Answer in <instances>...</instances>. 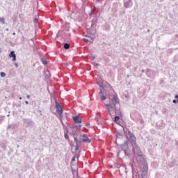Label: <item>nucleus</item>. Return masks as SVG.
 Wrapping results in <instances>:
<instances>
[{
  "mask_svg": "<svg viewBox=\"0 0 178 178\" xmlns=\"http://www.w3.org/2000/svg\"><path fill=\"white\" fill-rule=\"evenodd\" d=\"M129 136H130V138H129L130 143L134 146L133 149L134 153L136 154V152H140V147H138V146L137 145V139L136 138L135 136H133L131 133H129Z\"/></svg>",
  "mask_w": 178,
  "mask_h": 178,
  "instance_id": "nucleus-1",
  "label": "nucleus"
},
{
  "mask_svg": "<svg viewBox=\"0 0 178 178\" xmlns=\"http://www.w3.org/2000/svg\"><path fill=\"white\" fill-rule=\"evenodd\" d=\"M109 99L111 100L113 104H119V97H118V95L116 94L109 95Z\"/></svg>",
  "mask_w": 178,
  "mask_h": 178,
  "instance_id": "nucleus-2",
  "label": "nucleus"
},
{
  "mask_svg": "<svg viewBox=\"0 0 178 178\" xmlns=\"http://www.w3.org/2000/svg\"><path fill=\"white\" fill-rule=\"evenodd\" d=\"M81 140L83 143H91V140L88 138V136L86 134L81 135Z\"/></svg>",
  "mask_w": 178,
  "mask_h": 178,
  "instance_id": "nucleus-3",
  "label": "nucleus"
},
{
  "mask_svg": "<svg viewBox=\"0 0 178 178\" xmlns=\"http://www.w3.org/2000/svg\"><path fill=\"white\" fill-rule=\"evenodd\" d=\"M56 106L57 112H58L59 115H62V112H63V111L62 110V107L60 106V105H59V104H56Z\"/></svg>",
  "mask_w": 178,
  "mask_h": 178,
  "instance_id": "nucleus-4",
  "label": "nucleus"
},
{
  "mask_svg": "<svg viewBox=\"0 0 178 178\" xmlns=\"http://www.w3.org/2000/svg\"><path fill=\"white\" fill-rule=\"evenodd\" d=\"M74 123H81V119L79 116L73 117Z\"/></svg>",
  "mask_w": 178,
  "mask_h": 178,
  "instance_id": "nucleus-5",
  "label": "nucleus"
},
{
  "mask_svg": "<svg viewBox=\"0 0 178 178\" xmlns=\"http://www.w3.org/2000/svg\"><path fill=\"white\" fill-rule=\"evenodd\" d=\"M10 58H13V61L15 62L16 60V54H15V51H11L9 54Z\"/></svg>",
  "mask_w": 178,
  "mask_h": 178,
  "instance_id": "nucleus-6",
  "label": "nucleus"
},
{
  "mask_svg": "<svg viewBox=\"0 0 178 178\" xmlns=\"http://www.w3.org/2000/svg\"><path fill=\"white\" fill-rule=\"evenodd\" d=\"M120 119V117H119V116H115V120H114V122H115V123H119V120Z\"/></svg>",
  "mask_w": 178,
  "mask_h": 178,
  "instance_id": "nucleus-7",
  "label": "nucleus"
},
{
  "mask_svg": "<svg viewBox=\"0 0 178 178\" xmlns=\"http://www.w3.org/2000/svg\"><path fill=\"white\" fill-rule=\"evenodd\" d=\"M64 48H65V49H69V48H70V45L67 43H65L64 44Z\"/></svg>",
  "mask_w": 178,
  "mask_h": 178,
  "instance_id": "nucleus-8",
  "label": "nucleus"
},
{
  "mask_svg": "<svg viewBox=\"0 0 178 178\" xmlns=\"http://www.w3.org/2000/svg\"><path fill=\"white\" fill-rule=\"evenodd\" d=\"M100 99L101 101H105V99H106V97H105L104 95H102Z\"/></svg>",
  "mask_w": 178,
  "mask_h": 178,
  "instance_id": "nucleus-9",
  "label": "nucleus"
},
{
  "mask_svg": "<svg viewBox=\"0 0 178 178\" xmlns=\"http://www.w3.org/2000/svg\"><path fill=\"white\" fill-rule=\"evenodd\" d=\"M106 106H107L108 112H111V108H112V105L106 104Z\"/></svg>",
  "mask_w": 178,
  "mask_h": 178,
  "instance_id": "nucleus-10",
  "label": "nucleus"
},
{
  "mask_svg": "<svg viewBox=\"0 0 178 178\" xmlns=\"http://www.w3.org/2000/svg\"><path fill=\"white\" fill-rule=\"evenodd\" d=\"M64 136L66 140H69V135H67V134H65Z\"/></svg>",
  "mask_w": 178,
  "mask_h": 178,
  "instance_id": "nucleus-11",
  "label": "nucleus"
},
{
  "mask_svg": "<svg viewBox=\"0 0 178 178\" xmlns=\"http://www.w3.org/2000/svg\"><path fill=\"white\" fill-rule=\"evenodd\" d=\"M1 76L2 77H5V76H6V74H5V72H1Z\"/></svg>",
  "mask_w": 178,
  "mask_h": 178,
  "instance_id": "nucleus-12",
  "label": "nucleus"
},
{
  "mask_svg": "<svg viewBox=\"0 0 178 178\" xmlns=\"http://www.w3.org/2000/svg\"><path fill=\"white\" fill-rule=\"evenodd\" d=\"M44 65H48V62L47 60H43Z\"/></svg>",
  "mask_w": 178,
  "mask_h": 178,
  "instance_id": "nucleus-13",
  "label": "nucleus"
},
{
  "mask_svg": "<svg viewBox=\"0 0 178 178\" xmlns=\"http://www.w3.org/2000/svg\"><path fill=\"white\" fill-rule=\"evenodd\" d=\"M84 41H85V42H88V39L84 38Z\"/></svg>",
  "mask_w": 178,
  "mask_h": 178,
  "instance_id": "nucleus-14",
  "label": "nucleus"
},
{
  "mask_svg": "<svg viewBox=\"0 0 178 178\" xmlns=\"http://www.w3.org/2000/svg\"><path fill=\"white\" fill-rule=\"evenodd\" d=\"M35 22L36 23H38V19H35Z\"/></svg>",
  "mask_w": 178,
  "mask_h": 178,
  "instance_id": "nucleus-15",
  "label": "nucleus"
},
{
  "mask_svg": "<svg viewBox=\"0 0 178 178\" xmlns=\"http://www.w3.org/2000/svg\"><path fill=\"white\" fill-rule=\"evenodd\" d=\"M1 22H3V18H0Z\"/></svg>",
  "mask_w": 178,
  "mask_h": 178,
  "instance_id": "nucleus-16",
  "label": "nucleus"
},
{
  "mask_svg": "<svg viewBox=\"0 0 178 178\" xmlns=\"http://www.w3.org/2000/svg\"><path fill=\"white\" fill-rule=\"evenodd\" d=\"M172 102H173V104H176L177 101L176 100H173Z\"/></svg>",
  "mask_w": 178,
  "mask_h": 178,
  "instance_id": "nucleus-17",
  "label": "nucleus"
},
{
  "mask_svg": "<svg viewBox=\"0 0 178 178\" xmlns=\"http://www.w3.org/2000/svg\"><path fill=\"white\" fill-rule=\"evenodd\" d=\"M74 140L76 141V143H77V138H74Z\"/></svg>",
  "mask_w": 178,
  "mask_h": 178,
  "instance_id": "nucleus-18",
  "label": "nucleus"
},
{
  "mask_svg": "<svg viewBox=\"0 0 178 178\" xmlns=\"http://www.w3.org/2000/svg\"><path fill=\"white\" fill-rule=\"evenodd\" d=\"M77 149H79V147H76L75 148V150H76V151H77Z\"/></svg>",
  "mask_w": 178,
  "mask_h": 178,
  "instance_id": "nucleus-19",
  "label": "nucleus"
},
{
  "mask_svg": "<svg viewBox=\"0 0 178 178\" xmlns=\"http://www.w3.org/2000/svg\"><path fill=\"white\" fill-rule=\"evenodd\" d=\"M74 161H75V158L74 157H73V159H72V162H74Z\"/></svg>",
  "mask_w": 178,
  "mask_h": 178,
  "instance_id": "nucleus-20",
  "label": "nucleus"
},
{
  "mask_svg": "<svg viewBox=\"0 0 178 178\" xmlns=\"http://www.w3.org/2000/svg\"><path fill=\"white\" fill-rule=\"evenodd\" d=\"M99 94H102V90H100Z\"/></svg>",
  "mask_w": 178,
  "mask_h": 178,
  "instance_id": "nucleus-21",
  "label": "nucleus"
},
{
  "mask_svg": "<svg viewBox=\"0 0 178 178\" xmlns=\"http://www.w3.org/2000/svg\"><path fill=\"white\" fill-rule=\"evenodd\" d=\"M175 98H178V95H175Z\"/></svg>",
  "mask_w": 178,
  "mask_h": 178,
  "instance_id": "nucleus-22",
  "label": "nucleus"
},
{
  "mask_svg": "<svg viewBox=\"0 0 178 178\" xmlns=\"http://www.w3.org/2000/svg\"><path fill=\"white\" fill-rule=\"evenodd\" d=\"M27 98H30V96H29V95H27Z\"/></svg>",
  "mask_w": 178,
  "mask_h": 178,
  "instance_id": "nucleus-23",
  "label": "nucleus"
},
{
  "mask_svg": "<svg viewBox=\"0 0 178 178\" xmlns=\"http://www.w3.org/2000/svg\"><path fill=\"white\" fill-rule=\"evenodd\" d=\"M120 116H122V113H120Z\"/></svg>",
  "mask_w": 178,
  "mask_h": 178,
  "instance_id": "nucleus-24",
  "label": "nucleus"
},
{
  "mask_svg": "<svg viewBox=\"0 0 178 178\" xmlns=\"http://www.w3.org/2000/svg\"><path fill=\"white\" fill-rule=\"evenodd\" d=\"M92 59H95V57H92Z\"/></svg>",
  "mask_w": 178,
  "mask_h": 178,
  "instance_id": "nucleus-25",
  "label": "nucleus"
}]
</instances>
